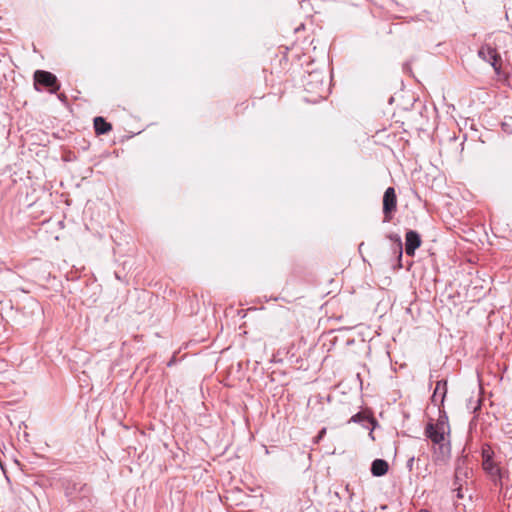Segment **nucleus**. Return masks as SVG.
Listing matches in <instances>:
<instances>
[{
  "instance_id": "412c9836",
  "label": "nucleus",
  "mask_w": 512,
  "mask_h": 512,
  "mask_svg": "<svg viewBox=\"0 0 512 512\" xmlns=\"http://www.w3.org/2000/svg\"><path fill=\"white\" fill-rule=\"evenodd\" d=\"M173 364V361L171 360L169 363H168V366H171Z\"/></svg>"
},
{
  "instance_id": "0eeeda50",
  "label": "nucleus",
  "mask_w": 512,
  "mask_h": 512,
  "mask_svg": "<svg viewBox=\"0 0 512 512\" xmlns=\"http://www.w3.org/2000/svg\"><path fill=\"white\" fill-rule=\"evenodd\" d=\"M471 473V470L469 469L467 465V459L466 457H462L457 459L456 461V467H455V485H458V497H463L460 493L462 483L466 481L469 474Z\"/></svg>"
},
{
  "instance_id": "2eb2a0df",
  "label": "nucleus",
  "mask_w": 512,
  "mask_h": 512,
  "mask_svg": "<svg viewBox=\"0 0 512 512\" xmlns=\"http://www.w3.org/2000/svg\"><path fill=\"white\" fill-rule=\"evenodd\" d=\"M494 452L490 445L486 444L482 448V459L483 461L493 459Z\"/></svg>"
},
{
  "instance_id": "9d476101",
  "label": "nucleus",
  "mask_w": 512,
  "mask_h": 512,
  "mask_svg": "<svg viewBox=\"0 0 512 512\" xmlns=\"http://www.w3.org/2000/svg\"><path fill=\"white\" fill-rule=\"evenodd\" d=\"M447 393V382L444 380L437 381L435 390L432 395V402L442 404Z\"/></svg>"
},
{
  "instance_id": "aec40b11",
  "label": "nucleus",
  "mask_w": 512,
  "mask_h": 512,
  "mask_svg": "<svg viewBox=\"0 0 512 512\" xmlns=\"http://www.w3.org/2000/svg\"><path fill=\"white\" fill-rule=\"evenodd\" d=\"M471 402H472V399L469 401V404H468L469 409L472 408L471 406H473V403H471Z\"/></svg>"
},
{
  "instance_id": "dca6fc26",
  "label": "nucleus",
  "mask_w": 512,
  "mask_h": 512,
  "mask_svg": "<svg viewBox=\"0 0 512 512\" xmlns=\"http://www.w3.org/2000/svg\"><path fill=\"white\" fill-rule=\"evenodd\" d=\"M395 241H396V249H397V252H398V267L401 268L402 267V264H401V257H402V242H401V239L399 236H395Z\"/></svg>"
},
{
  "instance_id": "423d86ee",
  "label": "nucleus",
  "mask_w": 512,
  "mask_h": 512,
  "mask_svg": "<svg viewBox=\"0 0 512 512\" xmlns=\"http://www.w3.org/2000/svg\"><path fill=\"white\" fill-rule=\"evenodd\" d=\"M478 56L483 61L489 63L496 73H500L501 66L497 64L498 61L500 60V56L496 48L492 47L489 44H484L478 50Z\"/></svg>"
},
{
  "instance_id": "a211bd4d",
  "label": "nucleus",
  "mask_w": 512,
  "mask_h": 512,
  "mask_svg": "<svg viewBox=\"0 0 512 512\" xmlns=\"http://www.w3.org/2000/svg\"><path fill=\"white\" fill-rule=\"evenodd\" d=\"M414 461H415V458L414 457H411L407 460V463H406V467L409 471H412L413 470V466H414Z\"/></svg>"
},
{
  "instance_id": "4468645a",
  "label": "nucleus",
  "mask_w": 512,
  "mask_h": 512,
  "mask_svg": "<svg viewBox=\"0 0 512 512\" xmlns=\"http://www.w3.org/2000/svg\"><path fill=\"white\" fill-rule=\"evenodd\" d=\"M432 425L450 431L448 416L446 413H440L437 421L435 423L432 422Z\"/></svg>"
},
{
  "instance_id": "ddd939ff",
  "label": "nucleus",
  "mask_w": 512,
  "mask_h": 512,
  "mask_svg": "<svg viewBox=\"0 0 512 512\" xmlns=\"http://www.w3.org/2000/svg\"><path fill=\"white\" fill-rule=\"evenodd\" d=\"M482 466L483 469L491 476H498L501 478L500 468L494 463L493 459L483 461Z\"/></svg>"
},
{
  "instance_id": "1a4fd4ad",
  "label": "nucleus",
  "mask_w": 512,
  "mask_h": 512,
  "mask_svg": "<svg viewBox=\"0 0 512 512\" xmlns=\"http://www.w3.org/2000/svg\"><path fill=\"white\" fill-rule=\"evenodd\" d=\"M350 422L360 424L363 428L368 429L370 431V435H372V432L377 424L376 420L372 416H369L364 412H358L354 414L350 418L349 423Z\"/></svg>"
},
{
  "instance_id": "20e7f679",
  "label": "nucleus",
  "mask_w": 512,
  "mask_h": 512,
  "mask_svg": "<svg viewBox=\"0 0 512 512\" xmlns=\"http://www.w3.org/2000/svg\"><path fill=\"white\" fill-rule=\"evenodd\" d=\"M35 88L38 89L37 85H42L50 89L51 93H56L60 89L57 77L51 72L44 70H37L34 73Z\"/></svg>"
},
{
  "instance_id": "6ab92c4d",
  "label": "nucleus",
  "mask_w": 512,
  "mask_h": 512,
  "mask_svg": "<svg viewBox=\"0 0 512 512\" xmlns=\"http://www.w3.org/2000/svg\"><path fill=\"white\" fill-rule=\"evenodd\" d=\"M480 406H481V401H480V399H477L475 401V406H473V412H475L477 409H479Z\"/></svg>"
},
{
  "instance_id": "f3484780",
  "label": "nucleus",
  "mask_w": 512,
  "mask_h": 512,
  "mask_svg": "<svg viewBox=\"0 0 512 512\" xmlns=\"http://www.w3.org/2000/svg\"><path fill=\"white\" fill-rule=\"evenodd\" d=\"M326 432H327V429L325 427L322 428L319 431V433L317 434V436L314 438V443L315 444L319 443L324 438V436L326 435Z\"/></svg>"
},
{
  "instance_id": "7ed1b4c3",
  "label": "nucleus",
  "mask_w": 512,
  "mask_h": 512,
  "mask_svg": "<svg viewBox=\"0 0 512 512\" xmlns=\"http://www.w3.org/2000/svg\"><path fill=\"white\" fill-rule=\"evenodd\" d=\"M305 90L313 93L319 99L326 98L329 88L326 86L325 77L322 72L312 71L304 82Z\"/></svg>"
},
{
  "instance_id": "39448f33",
  "label": "nucleus",
  "mask_w": 512,
  "mask_h": 512,
  "mask_svg": "<svg viewBox=\"0 0 512 512\" xmlns=\"http://www.w3.org/2000/svg\"><path fill=\"white\" fill-rule=\"evenodd\" d=\"M397 207V197L396 192L393 187H388L383 195V214L384 220L383 222H390L392 219V213L396 210Z\"/></svg>"
},
{
  "instance_id": "f03ea898",
  "label": "nucleus",
  "mask_w": 512,
  "mask_h": 512,
  "mask_svg": "<svg viewBox=\"0 0 512 512\" xmlns=\"http://www.w3.org/2000/svg\"><path fill=\"white\" fill-rule=\"evenodd\" d=\"M450 434L449 430L435 427L432 422L427 423L425 427V436L430 439L435 445H438V453L442 459H447L451 454L450 441L446 439V435Z\"/></svg>"
},
{
  "instance_id": "f257e3e1",
  "label": "nucleus",
  "mask_w": 512,
  "mask_h": 512,
  "mask_svg": "<svg viewBox=\"0 0 512 512\" xmlns=\"http://www.w3.org/2000/svg\"><path fill=\"white\" fill-rule=\"evenodd\" d=\"M64 495L68 502L86 508L92 503L91 487L76 478H70L63 481Z\"/></svg>"
},
{
  "instance_id": "f8f14e48",
  "label": "nucleus",
  "mask_w": 512,
  "mask_h": 512,
  "mask_svg": "<svg viewBox=\"0 0 512 512\" xmlns=\"http://www.w3.org/2000/svg\"><path fill=\"white\" fill-rule=\"evenodd\" d=\"M93 122L97 135H104L112 130V125L101 116L95 117Z\"/></svg>"
},
{
  "instance_id": "9b49d317",
  "label": "nucleus",
  "mask_w": 512,
  "mask_h": 512,
  "mask_svg": "<svg viewBox=\"0 0 512 512\" xmlns=\"http://www.w3.org/2000/svg\"><path fill=\"white\" fill-rule=\"evenodd\" d=\"M389 469L388 462L384 459H375L371 464V474L374 477H381L384 476Z\"/></svg>"
},
{
  "instance_id": "6e6552de",
  "label": "nucleus",
  "mask_w": 512,
  "mask_h": 512,
  "mask_svg": "<svg viewBox=\"0 0 512 512\" xmlns=\"http://www.w3.org/2000/svg\"><path fill=\"white\" fill-rule=\"evenodd\" d=\"M421 245V237L418 232L409 230L405 235V251L408 256H414L415 250Z\"/></svg>"
}]
</instances>
